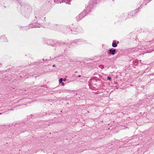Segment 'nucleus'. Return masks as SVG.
Returning a JSON list of instances; mask_svg holds the SVG:
<instances>
[{"instance_id": "412c9836", "label": "nucleus", "mask_w": 154, "mask_h": 154, "mask_svg": "<svg viewBox=\"0 0 154 154\" xmlns=\"http://www.w3.org/2000/svg\"><path fill=\"white\" fill-rule=\"evenodd\" d=\"M117 44L116 43V47L117 46Z\"/></svg>"}, {"instance_id": "4be33fe9", "label": "nucleus", "mask_w": 154, "mask_h": 154, "mask_svg": "<svg viewBox=\"0 0 154 154\" xmlns=\"http://www.w3.org/2000/svg\"><path fill=\"white\" fill-rule=\"evenodd\" d=\"M119 43V41H118V42H117V43Z\"/></svg>"}, {"instance_id": "2eb2a0df", "label": "nucleus", "mask_w": 154, "mask_h": 154, "mask_svg": "<svg viewBox=\"0 0 154 154\" xmlns=\"http://www.w3.org/2000/svg\"><path fill=\"white\" fill-rule=\"evenodd\" d=\"M112 4H114L115 3V0H112Z\"/></svg>"}, {"instance_id": "9b49d317", "label": "nucleus", "mask_w": 154, "mask_h": 154, "mask_svg": "<svg viewBox=\"0 0 154 154\" xmlns=\"http://www.w3.org/2000/svg\"><path fill=\"white\" fill-rule=\"evenodd\" d=\"M112 46L114 47H116V41H113L112 44Z\"/></svg>"}, {"instance_id": "f257e3e1", "label": "nucleus", "mask_w": 154, "mask_h": 154, "mask_svg": "<svg viewBox=\"0 0 154 154\" xmlns=\"http://www.w3.org/2000/svg\"><path fill=\"white\" fill-rule=\"evenodd\" d=\"M94 1H90L89 2L88 5L86 7V9L84 10L79 14L77 17L76 19L77 21H79L82 19L88 13V11H90V10L94 6V5L97 3L96 0H93Z\"/></svg>"}, {"instance_id": "f3484780", "label": "nucleus", "mask_w": 154, "mask_h": 154, "mask_svg": "<svg viewBox=\"0 0 154 154\" xmlns=\"http://www.w3.org/2000/svg\"><path fill=\"white\" fill-rule=\"evenodd\" d=\"M100 67L101 68H103V66L102 65L100 66Z\"/></svg>"}, {"instance_id": "1a4fd4ad", "label": "nucleus", "mask_w": 154, "mask_h": 154, "mask_svg": "<svg viewBox=\"0 0 154 154\" xmlns=\"http://www.w3.org/2000/svg\"><path fill=\"white\" fill-rule=\"evenodd\" d=\"M63 79L62 78H60L59 80V82L60 83H61L62 85H64V83L63 82Z\"/></svg>"}, {"instance_id": "423d86ee", "label": "nucleus", "mask_w": 154, "mask_h": 154, "mask_svg": "<svg viewBox=\"0 0 154 154\" xmlns=\"http://www.w3.org/2000/svg\"><path fill=\"white\" fill-rule=\"evenodd\" d=\"M47 43L48 45H50L52 46H54L55 45L54 42L52 40H49L47 41Z\"/></svg>"}, {"instance_id": "5701e85b", "label": "nucleus", "mask_w": 154, "mask_h": 154, "mask_svg": "<svg viewBox=\"0 0 154 154\" xmlns=\"http://www.w3.org/2000/svg\"><path fill=\"white\" fill-rule=\"evenodd\" d=\"M43 60L44 61V59H43Z\"/></svg>"}, {"instance_id": "dca6fc26", "label": "nucleus", "mask_w": 154, "mask_h": 154, "mask_svg": "<svg viewBox=\"0 0 154 154\" xmlns=\"http://www.w3.org/2000/svg\"><path fill=\"white\" fill-rule=\"evenodd\" d=\"M35 17L36 18H41V17H38V16H35Z\"/></svg>"}, {"instance_id": "9d476101", "label": "nucleus", "mask_w": 154, "mask_h": 154, "mask_svg": "<svg viewBox=\"0 0 154 154\" xmlns=\"http://www.w3.org/2000/svg\"><path fill=\"white\" fill-rule=\"evenodd\" d=\"M63 44L62 43H60L59 42H57L55 43V45H59V46L63 45Z\"/></svg>"}, {"instance_id": "f8f14e48", "label": "nucleus", "mask_w": 154, "mask_h": 154, "mask_svg": "<svg viewBox=\"0 0 154 154\" xmlns=\"http://www.w3.org/2000/svg\"><path fill=\"white\" fill-rule=\"evenodd\" d=\"M23 30H26L27 29V27H23Z\"/></svg>"}, {"instance_id": "6ab92c4d", "label": "nucleus", "mask_w": 154, "mask_h": 154, "mask_svg": "<svg viewBox=\"0 0 154 154\" xmlns=\"http://www.w3.org/2000/svg\"><path fill=\"white\" fill-rule=\"evenodd\" d=\"M55 65H54V64L53 65V66H52L53 67H55Z\"/></svg>"}, {"instance_id": "aec40b11", "label": "nucleus", "mask_w": 154, "mask_h": 154, "mask_svg": "<svg viewBox=\"0 0 154 154\" xmlns=\"http://www.w3.org/2000/svg\"><path fill=\"white\" fill-rule=\"evenodd\" d=\"M81 77V75H79L78 76V77Z\"/></svg>"}, {"instance_id": "4468645a", "label": "nucleus", "mask_w": 154, "mask_h": 154, "mask_svg": "<svg viewBox=\"0 0 154 154\" xmlns=\"http://www.w3.org/2000/svg\"><path fill=\"white\" fill-rule=\"evenodd\" d=\"M107 79L108 80H110L111 79V78L110 76H108L107 77Z\"/></svg>"}, {"instance_id": "6e6552de", "label": "nucleus", "mask_w": 154, "mask_h": 154, "mask_svg": "<svg viewBox=\"0 0 154 154\" xmlns=\"http://www.w3.org/2000/svg\"><path fill=\"white\" fill-rule=\"evenodd\" d=\"M1 39L2 41L6 42L7 40V38L5 35H2L1 38Z\"/></svg>"}, {"instance_id": "a211bd4d", "label": "nucleus", "mask_w": 154, "mask_h": 154, "mask_svg": "<svg viewBox=\"0 0 154 154\" xmlns=\"http://www.w3.org/2000/svg\"><path fill=\"white\" fill-rule=\"evenodd\" d=\"M66 79L64 78V79H63V80L64 81H66Z\"/></svg>"}, {"instance_id": "0eeeda50", "label": "nucleus", "mask_w": 154, "mask_h": 154, "mask_svg": "<svg viewBox=\"0 0 154 154\" xmlns=\"http://www.w3.org/2000/svg\"><path fill=\"white\" fill-rule=\"evenodd\" d=\"M109 51V54H110L114 55L116 53V49L111 48H110Z\"/></svg>"}, {"instance_id": "f03ea898", "label": "nucleus", "mask_w": 154, "mask_h": 154, "mask_svg": "<svg viewBox=\"0 0 154 154\" xmlns=\"http://www.w3.org/2000/svg\"><path fill=\"white\" fill-rule=\"evenodd\" d=\"M23 6L20 4L17 8L18 11H21L22 12V10H23L24 11V13L25 12V13H28V11L29 10L28 6L25 5L23 6Z\"/></svg>"}, {"instance_id": "7ed1b4c3", "label": "nucleus", "mask_w": 154, "mask_h": 154, "mask_svg": "<svg viewBox=\"0 0 154 154\" xmlns=\"http://www.w3.org/2000/svg\"><path fill=\"white\" fill-rule=\"evenodd\" d=\"M86 42L83 40L80 39H75L74 40V42L71 43L72 45H74V44L76 45H81L84 43H86Z\"/></svg>"}, {"instance_id": "ddd939ff", "label": "nucleus", "mask_w": 154, "mask_h": 154, "mask_svg": "<svg viewBox=\"0 0 154 154\" xmlns=\"http://www.w3.org/2000/svg\"><path fill=\"white\" fill-rule=\"evenodd\" d=\"M91 81L92 82H93V81H95L96 82H97L96 79L95 78H93V79H92Z\"/></svg>"}, {"instance_id": "39448f33", "label": "nucleus", "mask_w": 154, "mask_h": 154, "mask_svg": "<svg viewBox=\"0 0 154 154\" xmlns=\"http://www.w3.org/2000/svg\"><path fill=\"white\" fill-rule=\"evenodd\" d=\"M41 26V25L40 24L36 25L35 23H32L31 25H30V27L31 28H33L40 27Z\"/></svg>"}, {"instance_id": "20e7f679", "label": "nucleus", "mask_w": 154, "mask_h": 154, "mask_svg": "<svg viewBox=\"0 0 154 154\" xmlns=\"http://www.w3.org/2000/svg\"><path fill=\"white\" fill-rule=\"evenodd\" d=\"M81 29L82 30V29H81L80 28H79V29H78V28L76 29V28H72V29H70V30L71 31H72V33H73V34H76V33L75 32H80V31H79V30Z\"/></svg>"}]
</instances>
